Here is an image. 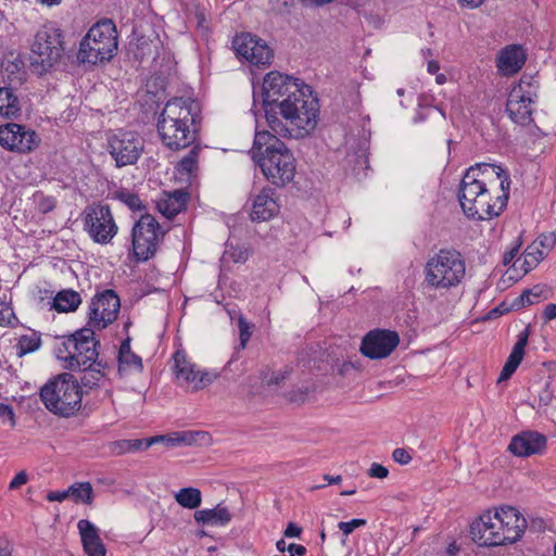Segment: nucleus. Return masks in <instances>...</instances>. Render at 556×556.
Listing matches in <instances>:
<instances>
[{"label": "nucleus", "instance_id": "nucleus-6", "mask_svg": "<svg viewBox=\"0 0 556 556\" xmlns=\"http://www.w3.org/2000/svg\"><path fill=\"white\" fill-rule=\"evenodd\" d=\"M466 275V262L455 249H440L425 265V281L434 290L457 287Z\"/></svg>", "mask_w": 556, "mask_h": 556}, {"label": "nucleus", "instance_id": "nucleus-12", "mask_svg": "<svg viewBox=\"0 0 556 556\" xmlns=\"http://www.w3.org/2000/svg\"><path fill=\"white\" fill-rule=\"evenodd\" d=\"M84 229L100 244H108L116 236L118 227L109 205L92 203L83 212Z\"/></svg>", "mask_w": 556, "mask_h": 556}, {"label": "nucleus", "instance_id": "nucleus-7", "mask_svg": "<svg viewBox=\"0 0 556 556\" xmlns=\"http://www.w3.org/2000/svg\"><path fill=\"white\" fill-rule=\"evenodd\" d=\"M40 397L49 412L70 417L80 409L83 393L77 379L64 372L41 388Z\"/></svg>", "mask_w": 556, "mask_h": 556}, {"label": "nucleus", "instance_id": "nucleus-11", "mask_svg": "<svg viewBox=\"0 0 556 556\" xmlns=\"http://www.w3.org/2000/svg\"><path fill=\"white\" fill-rule=\"evenodd\" d=\"M165 232L159 222L150 214H143L132 227V251L138 262L153 257L163 240Z\"/></svg>", "mask_w": 556, "mask_h": 556}, {"label": "nucleus", "instance_id": "nucleus-10", "mask_svg": "<svg viewBox=\"0 0 556 556\" xmlns=\"http://www.w3.org/2000/svg\"><path fill=\"white\" fill-rule=\"evenodd\" d=\"M539 80L533 76H522L508 94L506 111L509 117L520 125L532 121V104L538 98Z\"/></svg>", "mask_w": 556, "mask_h": 556}, {"label": "nucleus", "instance_id": "nucleus-62", "mask_svg": "<svg viewBox=\"0 0 556 556\" xmlns=\"http://www.w3.org/2000/svg\"><path fill=\"white\" fill-rule=\"evenodd\" d=\"M552 402V395L548 392H545L544 394L540 395L539 397V405L540 406H547Z\"/></svg>", "mask_w": 556, "mask_h": 556}, {"label": "nucleus", "instance_id": "nucleus-54", "mask_svg": "<svg viewBox=\"0 0 556 556\" xmlns=\"http://www.w3.org/2000/svg\"><path fill=\"white\" fill-rule=\"evenodd\" d=\"M28 481V476L25 471H20L15 475V477L11 480L9 488L11 490H16Z\"/></svg>", "mask_w": 556, "mask_h": 556}, {"label": "nucleus", "instance_id": "nucleus-26", "mask_svg": "<svg viewBox=\"0 0 556 556\" xmlns=\"http://www.w3.org/2000/svg\"><path fill=\"white\" fill-rule=\"evenodd\" d=\"M530 334L529 326L518 334V340L515 343L513 351L510 352L501 374L498 377V382L505 381L511 377L515 370L520 365L521 361L525 356V348L528 344V339Z\"/></svg>", "mask_w": 556, "mask_h": 556}, {"label": "nucleus", "instance_id": "nucleus-39", "mask_svg": "<svg viewBox=\"0 0 556 556\" xmlns=\"http://www.w3.org/2000/svg\"><path fill=\"white\" fill-rule=\"evenodd\" d=\"M77 343L72 340V334L64 338L62 343L56 349V357L64 362V365L73 363L74 356L72 355L74 348Z\"/></svg>", "mask_w": 556, "mask_h": 556}, {"label": "nucleus", "instance_id": "nucleus-45", "mask_svg": "<svg viewBox=\"0 0 556 556\" xmlns=\"http://www.w3.org/2000/svg\"><path fill=\"white\" fill-rule=\"evenodd\" d=\"M539 299H540V292H535L534 290H531V289L525 290L517 299V301L519 302L517 305L518 306L532 305L535 302H538Z\"/></svg>", "mask_w": 556, "mask_h": 556}, {"label": "nucleus", "instance_id": "nucleus-25", "mask_svg": "<svg viewBox=\"0 0 556 556\" xmlns=\"http://www.w3.org/2000/svg\"><path fill=\"white\" fill-rule=\"evenodd\" d=\"M157 443L173 447L178 445H207L211 437L206 431H180L172 435H156Z\"/></svg>", "mask_w": 556, "mask_h": 556}, {"label": "nucleus", "instance_id": "nucleus-1", "mask_svg": "<svg viewBox=\"0 0 556 556\" xmlns=\"http://www.w3.org/2000/svg\"><path fill=\"white\" fill-rule=\"evenodd\" d=\"M509 175L497 165L477 164L463 176L458 200L463 212L471 218L485 220L498 216L509 198Z\"/></svg>", "mask_w": 556, "mask_h": 556}, {"label": "nucleus", "instance_id": "nucleus-24", "mask_svg": "<svg viewBox=\"0 0 556 556\" xmlns=\"http://www.w3.org/2000/svg\"><path fill=\"white\" fill-rule=\"evenodd\" d=\"M81 543L87 556H105L106 548L99 534V529L89 520L81 519L77 523Z\"/></svg>", "mask_w": 556, "mask_h": 556}, {"label": "nucleus", "instance_id": "nucleus-30", "mask_svg": "<svg viewBox=\"0 0 556 556\" xmlns=\"http://www.w3.org/2000/svg\"><path fill=\"white\" fill-rule=\"evenodd\" d=\"M143 368L142 359L130 349V339H125L118 351V370L119 371H138Z\"/></svg>", "mask_w": 556, "mask_h": 556}, {"label": "nucleus", "instance_id": "nucleus-44", "mask_svg": "<svg viewBox=\"0 0 556 556\" xmlns=\"http://www.w3.org/2000/svg\"><path fill=\"white\" fill-rule=\"evenodd\" d=\"M13 308L4 301H0V326H9L14 319Z\"/></svg>", "mask_w": 556, "mask_h": 556}, {"label": "nucleus", "instance_id": "nucleus-21", "mask_svg": "<svg viewBox=\"0 0 556 556\" xmlns=\"http://www.w3.org/2000/svg\"><path fill=\"white\" fill-rule=\"evenodd\" d=\"M495 514L498 518V523L502 525L500 530L505 536V544L518 541L527 528L526 518L518 509L511 506H502L495 509Z\"/></svg>", "mask_w": 556, "mask_h": 556}, {"label": "nucleus", "instance_id": "nucleus-57", "mask_svg": "<svg viewBox=\"0 0 556 556\" xmlns=\"http://www.w3.org/2000/svg\"><path fill=\"white\" fill-rule=\"evenodd\" d=\"M287 551L290 556H304L306 554V547L295 543L289 544Z\"/></svg>", "mask_w": 556, "mask_h": 556}, {"label": "nucleus", "instance_id": "nucleus-29", "mask_svg": "<svg viewBox=\"0 0 556 556\" xmlns=\"http://www.w3.org/2000/svg\"><path fill=\"white\" fill-rule=\"evenodd\" d=\"M232 514L222 504L212 509H201L194 513V520L203 526H226L231 521Z\"/></svg>", "mask_w": 556, "mask_h": 556}, {"label": "nucleus", "instance_id": "nucleus-28", "mask_svg": "<svg viewBox=\"0 0 556 556\" xmlns=\"http://www.w3.org/2000/svg\"><path fill=\"white\" fill-rule=\"evenodd\" d=\"M188 199L186 191L175 190L157 202V208L165 217L173 218L186 208Z\"/></svg>", "mask_w": 556, "mask_h": 556}, {"label": "nucleus", "instance_id": "nucleus-64", "mask_svg": "<svg viewBox=\"0 0 556 556\" xmlns=\"http://www.w3.org/2000/svg\"><path fill=\"white\" fill-rule=\"evenodd\" d=\"M427 68L430 74H437L440 70V64L437 61H429Z\"/></svg>", "mask_w": 556, "mask_h": 556}, {"label": "nucleus", "instance_id": "nucleus-9", "mask_svg": "<svg viewBox=\"0 0 556 556\" xmlns=\"http://www.w3.org/2000/svg\"><path fill=\"white\" fill-rule=\"evenodd\" d=\"M62 30L53 25H43L35 35L31 45L30 66L38 75H43L64 55Z\"/></svg>", "mask_w": 556, "mask_h": 556}, {"label": "nucleus", "instance_id": "nucleus-63", "mask_svg": "<svg viewBox=\"0 0 556 556\" xmlns=\"http://www.w3.org/2000/svg\"><path fill=\"white\" fill-rule=\"evenodd\" d=\"M286 376L283 374H273L270 379L268 380L269 384H279L282 380H285Z\"/></svg>", "mask_w": 556, "mask_h": 556}, {"label": "nucleus", "instance_id": "nucleus-60", "mask_svg": "<svg viewBox=\"0 0 556 556\" xmlns=\"http://www.w3.org/2000/svg\"><path fill=\"white\" fill-rule=\"evenodd\" d=\"M485 0H457L460 7L468 9H477L483 4Z\"/></svg>", "mask_w": 556, "mask_h": 556}, {"label": "nucleus", "instance_id": "nucleus-40", "mask_svg": "<svg viewBox=\"0 0 556 556\" xmlns=\"http://www.w3.org/2000/svg\"><path fill=\"white\" fill-rule=\"evenodd\" d=\"M40 346V338L31 336H23L18 341L20 354L24 355L36 351Z\"/></svg>", "mask_w": 556, "mask_h": 556}, {"label": "nucleus", "instance_id": "nucleus-13", "mask_svg": "<svg viewBox=\"0 0 556 556\" xmlns=\"http://www.w3.org/2000/svg\"><path fill=\"white\" fill-rule=\"evenodd\" d=\"M40 141V136L26 125L17 123L0 125V146L4 150L26 154L36 150Z\"/></svg>", "mask_w": 556, "mask_h": 556}, {"label": "nucleus", "instance_id": "nucleus-47", "mask_svg": "<svg viewBox=\"0 0 556 556\" xmlns=\"http://www.w3.org/2000/svg\"><path fill=\"white\" fill-rule=\"evenodd\" d=\"M365 519H352L351 521H341L338 523V528L343 532L345 536L352 533L356 528L365 526Z\"/></svg>", "mask_w": 556, "mask_h": 556}, {"label": "nucleus", "instance_id": "nucleus-16", "mask_svg": "<svg viewBox=\"0 0 556 556\" xmlns=\"http://www.w3.org/2000/svg\"><path fill=\"white\" fill-rule=\"evenodd\" d=\"M119 308V298L113 290L97 294L89 306L88 326L99 330L106 328L117 318Z\"/></svg>", "mask_w": 556, "mask_h": 556}, {"label": "nucleus", "instance_id": "nucleus-38", "mask_svg": "<svg viewBox=\"0 0 556 556\" xmlns=\"http://www.w3.org/2000/svg\"><path fill=\"white\" fill-rule=\"evenodd\" d=\"M115 198L123 202L132 212H141L146 210L141 199L138 194L128 190H121L115 193Z\"/></svg>", "mask_w": 556, "mask_h": 556}, {"label": "nucleus", "instance_id": "nucleus-59", "mask_svg": "<svg viewBox=\"0 0 556 556\" xmlns=\"http://www.w3.org/2000/svg\"><path fill=\"white\" fill-rule=\"evenodd\" d=\"M302 533V528L298 527L295 523L290 522L286 530H285V536L287 538H298Z\"/></svg>", "mask_w": 556, "mask_h": 556}, {"label": "nucleus", "instance_id": "nucleus-31", "mask_svg": "<svg viewBox=\"0 0 556 556\" xmlns=\"http://www.w3.org/2000/svg\"><path fill=\"white\" fill-rule=\"evenodd\" d=\"M21 114V105L17 96L9 87H0V116L15 118Z\"/></svg>", "mask_w": 556, "mask_h": 556}, {"label": "nucleus", "instance_id": "nucleus-41", "mask_svg": "<svg viewBox=\"0 0 556 556\" xmlns=\"http://www.w3.org/2000/svg\"><path fill=\"white\" fill-rule=\"evenodd\" d=\"M174 358V371L177 375L181 374V371H185L188 369V367H192L195 364L191 363L187 354L184 350H177L173 356Z\"/></svg>", "mask_w": 556, "mask_h": 556}, {"label": "nucleus", "instance_id": "nucleus-34", "mask_svg": "<svg viewBox=\"0 0 556 556\" xmlns=\"http://www.w3.org/2000/svg\"><path fill=\"white\" fill-rule=\"evenodd\" d=\"M175 501L184 508L195 509L202 503V493L198 488L189 486L180 489L175 495Z\"/></svg>", "mask_w": 556, "mask_h": 556}, {"label": "nucleus", "instance_id": "nucleus-5", "mask_svg": "<svg viewBox=\"0 0 556 556\" xmlns=\"http://www.w3.org/2000/svg\"><path fill=\"white\" fill-rule=\"evenodd\" d=\"M318 116L319 101L308 86V91L303 90L301 97L282 104V109L278 111V117L288 132L277 135L285 138L305 137L316 128Z\"/></svg>", "mask_w": 556, "mask_h": 556}, {"label": "nucleus", "instance_id": "nucleus-52", "mask_svg": "<svg viewBox=\"0 0 556 556\" xmlns=\"http://www.w3.org/2000/svg\"><path fill=\"white\" fill-rule=\"evenodd\" d=\"M556 242V237L554 233H545L541 235L538 240L534 242L539 243L542 248L546 250H551Z\"/></svg>", "mask_w": 556, "mask_h": 556}, {"label": "nucleus", "instance_id": "nucleus-55", "mask_svg": "<svg viewBox=\"0 0 556 556\" xmlns=\"http://www.w3.org/2000/svg\"><path fill=\"white\" fill-rule=\"evenodd\" d=\"M521 247V242L518 240L516 242V244L510 248L509 251H507L505 254H504V257H503V263L504 265H509L514 258L516 257V255L519 253V249Z\"/></svg>", "mask_w": 556, "mask_h": 556}, {"label": "nucleus", "instance_id": "nucleus-53", "mask_svg": "<svg viewBox=\"0 0 556 556\" xmlns=\"http://www.w3.org/2000/svg\"><path fill=\"white\" fill-rule=\"evenodd\" d=\"M0 418L10 420L12 427L15 425V415L10 405L0 403Z\"/></svg>", "mask_w": 556, "mask_h": 556}, {"label": "nucleus", "instance_id": "nucleus-35", "mask_svg": "<svg viewBox=\"0 0 556 556\" xmlns=\"http://www.w3.org/2000/svg\"><path fill=\"white\" fill-rule=\"evenodd\" d=\"M105 368V365L101 361H96L94 364L90 366H83L79 370H83V376L80 377V383L84 387L92 389L98 386L99 381L103 378L104 374L102 369Z\"/></svg>", "mask_w": 556, "mask_h": 556}, {"label": "nucleus", "instance_id": "nucleus-3", "mask_svg": "<svg viewBox=\"0 0 556 556\" xmlns=\"http://www.w3.org/2000/svg\"><path fill=\"white\" fill-rule=\"evenodd\" d=\"M277 136L267 130L256 131L251 154L270 184L285 187L294 178L295 159Z\"/></svg>", "mask_w": 556, "mask_h": 556}, {"label": "nucleus", "instance_id": "nucleus-37", "mask_svg": "<svg viewBox=\"0 0 556 556\" xmlns=\"http://www.w3.org/2000/svg\"><path fill=\"white\" fill-rule=\"evenodd\" d=\"M544 251L540 250L539 247L533 243L532 245H529L523 255V267L525 271L528 273L532 268H534L543 258H544Z\"/></svg>", "mask_w": 556, "mask_h": 556}, {"label": "nucleus", "instance_id": "nucleus-18", "mask_svg": "<svg viewBox=\"0 0 556 556\" xmlns=\"http://www.w3.org/2000/svg\"><path fill=\"white\" fill-rule=\"evenodd\" d=\"M397 332L384 329L369 331L362 340L361 352L370 359L388 357L399 345Z\"/></svg>", "mask_w": 556, "mask_h": 556}, {"label": "nucleus", "instance_id": "nucleus-56", "mask_svg": "<svg viewBox=\"0 0 556 556\" xmlns=\"http://www.w3.org/2000/svg\"><path fill=\"white\" fill-rule=\"evenodd\" d=\"M67 497H70L68 489L64 491H51L47 494L49 502H63Z\"/></svg>", "mask_w": 556, "mask_h": 556}, {"label": "nucleus", "instance_id": "nucleus-19", "mask_svg": "<svg viewBox=\"0 0 556 556\" xmlns=\"http://www.w3.org/2000/svg\"><path fill=\"white\" fill-rule=\"evenodd\" d=\"M501 526L495 511L489 510L471 523V539L480 546L505 545V536L500 530Z\"/></svg>", "mask_w": 556, "mask_h": 556}, {"label": "nucleus", "instance_id": "nucleus-50", "mask_svg": "<svg viewBox=\"0 0 556 556\" xmlns=\"http://www.w3.org/2000/svg\"><path fill=\"white\" fill-rule=\"evenodd\" d=\"M388 475H389L388 468H386L384 466H382L378 463L371 464V466L368 470V476L371 478L384 479L388 477Z\"/></svg>", "mask_w": 556, "mask_h": 556}, {"label": "nucleus", "instance_id": "nucleus-46", "mask_svg": "<svg viewBox=\"0 0 556 556\" xmlns=\"http://www.w3.org/2000/svg\"><path fill=\"white\" fill-rule=\"evenodd\" d=\"M4 71L9 74L8 78L12 83L14 79H17L18 81H22L24 76V71H22V67L17 62H9L4 66Z\"/></svg>", "mask_w": 556, "mask_h": 556}, {"label": "nucleus", "instance_id": "nucleus-61", "mask_svg": "<svg viewBox=\"0 0 556 556\" xmlns=\"http://www.w3.org/2000/svg\"><path fill=\"white\" fill-rule=\"evenodd\" d=\"M11 551V544L7 540L0 539V556H10Z\"/></svg>", "mask_w": 556, "mask_h": 556}, {"label": "nucleus", "instance_id": "nucleus-49", "mask_svg": "<svg viewBox=\"0 0 556 556\" xmlns=\"http://www.w3.org/2000/svg\"><path fill=\"white\" fill-rule=\"evenodd\" d=\"M38 210L42 214L50 213L55 207V199L52 197L40 195L37 203Z\"/></svg>", "mask_w": 556, "mask_h": 556}, {"label": "nucleus", "instance_id": "nucleus-17", "mask_svg": "<svg viewBox=\"0 0 556 556\" xmlns=\"http://www.w3.org/2000/svg\"><path fill=\"white\" fill-rule=\"evenodd\" d=\"M72 340L77 343L74 348L72 355L74 356L73 363L64 365L66 369L78 370L83 366H90L98 359L99 341L94 339L93 329L81 328L72 334Z\"/></svg>", "mask_w": 556, "mask_h": 556}, {"label": "nucleus", "instance_id": "nucleus-27", "mask_svg": "<svg viewBox=\"0 0 556 556\" xmlns=\"http://www.w3.org/2000/svg\"><path fill=\"white\" fill-rule=\"evenodd\" d=\"M218 375L210 371H202L197 369V366L188 367L187 370L181 371L176 378L182 381L186 388L191 392L202 390L213 383Z\"/></svg>", "mask_w": 556, "mask_h": 556}, {"label": "nucleus", "instance_id": "nucleus-8", "mask_svg": "<svg viewBox=\"0 0 556 556\" xmlns=\"http://www.w3.org/2000/svg\"><path fill=\"white\" fill-rule=\"evenodd\" d=\"M117 50L115 25L110 20L94 24L80 41L77 59L81 63L96 65L110 61Z\"/></svg>", "mask_w": 556, "mask_h": 556}, {"label": "nucleus", "instance_id": "nucleus-43", "mask_svg": "<svg viewBox=\"0 0 556 556\" xmlns=\"http://www.w3.org/2000/svg\"><path fill=\"white\" fill-rule=\"evenodd\" d=\"M157 443L156 435L148 439H134L129 440L130 452L148 450L153 444Z\"/></svg>", "mask_w": 556, "mask_h": 556}, {"label": "nucleus", "instance_id": "nucleus-14", "mask_svg": "<svg viewBox=\"0 0 556 556\" xmlns=\"http://www.w3.org/2000/svg\"><path fill=\"white\" fill-rule=\"evenodd\" d=\"M108 150L116 167L134 165L143 151V141L134 132L119 131L109 137Z\"/></svg>", "mask_w": 556, "mask_h": 556}, {"label": "nucleus", "instance_id": "nucleus-33", "mask_svg": "<svg viewBox=\"0 0 556 556\" xmlns=\"http://www.w3.org/2000/svg\"><path fill=\"white\" fill-rule=\"evenodd\" d=\"M200 152L201 147L199 144L192 146L189 152L177 164V172L180 175H186L187 177L194 175L199 168Z\"/></svg>", "mask_w": 556, "mask_h": 556}, {"label": "nucleus", "instance_id": "nucleus-15", "mask_svg": "<svg viewBox=\"0 0 556 556\" xmlns=\"http://www.w3.org/2000/svg\"><path fill=\"white\" fill-rule=\"evenodd\" d=\"M237 56L256 67L268 66L274 58L271 48L257 36L249 33L237 35L232 40Z\"/></svg>", "mask_w": 556, "mask_h": 556}, {"label": "nucleus", "instance_id": "nucleus-51", "mask_svg": "<svg viewBox=\"0 0 556 556\" xmlns=\"http://www.w3.org/2000/svg\"><path fill=\"white\" fill-rule=\"evenodd\" d=\"M392 457L394 462L401 465H407L412 460L410 454L405 448L401 447H397L393 451Z\"/></svg>", "mask_w": 556, "mask_h": 556}, {"label": "nucleus", "instance_id": "nucleus-58", "mask_svg": "<svg viewBox=\"0 0 556 556\" xmlns=\"http://www.w3.org/2000/svg\"><path fill=\"white\" fill-rule=\"evenodd\" d=\"M542 317L545 321H551L556 318V304H547L543 311Z\"/></svg>", "mask_w": 556, "mask_h": 556}, {"label": "nucleus", "instance_id": "nucleus-32", "mask_svg": "<svg viewBox=\"0 0 556 556\" xmlns=\"http://www.w3.org/2000/svg\"><path fill=\"white\" fill-rule=\"evenodd\" d=\"M80 303L81 298L79 293L68 289L56 293L53 300V307L58 312L67 313L74 312Z\"/></svg>", "mask_w": 556, "mask_h": 556}, {"label": "nucleus", "instance_id": "nucleus-48", "mask_svg": "<svg viewBox=\"0 0 556 556\" xmlns=\"http://www.w3.org/2000/svg\"><path fill=\"white\" fill-rule=\"evenodd\" d=\"M109 450L114 455L130 453L129 440H117L109 444Z\"/></svg>", "mask_w": 556, "mask_h": 556}, {"label": "nucleus", "instance_id": "nucleus-42", "mask_svg": "<svg viewBox=\"0 0 556 556\" xmlns=\"http://www.w3.org/2000/svg\"><path fill=\"white\" fill-rule=\"evenodd\" d=\"M238 328L240 336V346L245 349L247 343L251 339L253 325L250 324L243 316L238 319Z\"/></svg>", "mask_w": 556, "mask_h": 556}, {"label": "nucleus", "instance_id": "nucleus-23", "mask_svg": "<svg viewBox=\"0 0 556 556\" xmlns=\"http://www.w3.org/2000/svg\"><path fill=\"white\" fill-rule=\"evenodd\" d=\"M278 211L274 189L265 187L253 200L251 218L254 222H265L274 217Z\"/></svg>", "mask_w": 556, "mask_h": 556}, {"label": "nucleus", "instance_id": "nucleus-20", "mask_svg": "<svg viewBox=\"0 0 556 556\" xmlns=\"http://www.w3.org/2000/svg\"><path fill=\"white\" fill-rule=\"evenodd\" d=\"M546 445L547 439L543 433L527 430L511 438L508 451L517 457H530L543 454Z\"/></svg>", "mask_w": 556, "mask_h": 556}, {"label": "nucleus", "instance_id": "nucleus-4", "mask_svg": "<svg viewBox=\"0 0 556 556\" xmlns=\"http://www.w3.org/2000/svg\"><path fill=\"white\" fill-rule=\"evenodd\" d=\"M303 90L308 91V85L292 76L279 72H270L265 76L263 108L267 125L273 132H288L278 117V111L282 109V104L289 103L295 97H301Z\"/></svg>", "mask_w": 556, "mask_h": 556}, {"label": "nucleus", "instance_id": "nucleus-22", "mask_svg": "<svg viewBox=\"0 0 556 556\" xmlns=\"http://www.w3.org/2000/svg\"><path fill=\"white\" fill-rule=\"evenodd\" d=\"M527 54L521 46L509 45L502 49L496 59V66L501 74L510 76L521 70Z\"/></svg>", "mask_w": 556, "mask_h": 556}, {"label": "nucleus", "instance_id": "nucleus-2", "mask_svg": "<svg viewBox=\"0 0 556 556\" xmlns=\"http://www.w3.org/2000/svg\"><path fill=\"white\" fill-rule=\"evenodd\" d=\"M200 123L197 101L190 98H173L166 102L157 117L156 129L167 149L179 151L198 140Z\"/></svg>", "mask_w": 556, "mask_h": 556}, {"label": "nucleus", "instance_id": "nucleus-36", "mask_svg": "<svg viewBox=\"0 0 556 556\" xmlns=\"http://www.w3.org/2000/svg\"><path fill=\"white\" fill-rule=\"evenodd\" d=\"M68 494L75 502L90 505L93 500V489L89 482H79L68 488Z\"/></svg>", "mask_w": 556, "mask_h": 556}]
</instances>
